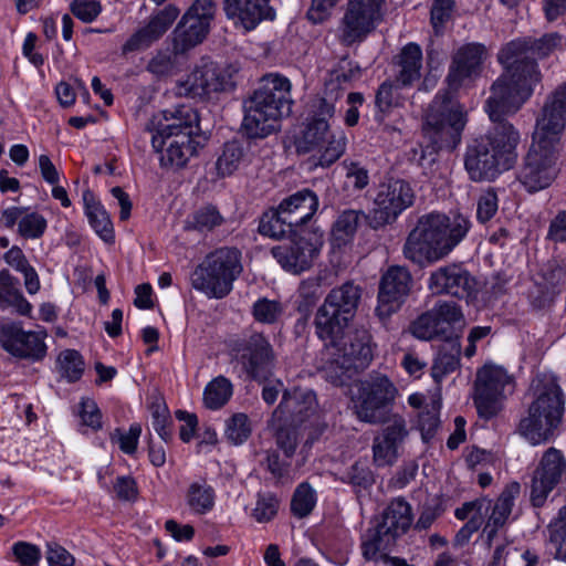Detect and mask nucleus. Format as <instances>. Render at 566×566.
Instances as JSON below:
<instances>
[{
	"label": "nucleus",
	"instance_id": "nucleus-1",
	"mask_svg": "<svg viewBox=\"0 0 566 566\" xmlns=\"http://www.w3.org/2000/svg\"><path fill=\"white\" fill-rule=\"evenodd\" d=\"M565 46V38L558 32H551L541 38L514 39L501 48L497 62L503 72L492 83L484 106L494 125L467 146L463 157L470 180L494 181L515 165L520 133L506 116L517 113L542 83L537 59L548 57Z\"/></svg>",
	"mask_w": 566,
	"mask_h": 566
},
{
	"label": "nucleus",
	"instance_id": "nucleus-2",
	"mask_svg": "<svg viewBox=\"0 0 566 566\" xmlns=\"http://www.w3.org/2000/svg\"><path fill=\"white\" fill-rule=\"evenodd\" d=\"M486 57L488 50L480 43H467L453 53L446 76L448 87L436 94L424 114L422 132L430 155L453 150L461 143L468 114L457 92L481 75Z\"/></svg>",
	"mask_w": 566,
	"mask_h": 566
},
{
	"label": "nucleus",
	"instance_id": "nucleus-3",
	"mask_svg": "<svg viewBox=\"0 0 566 566\" xmlns=\"http://www.w3.org/2000/svg\"><path fill=\"white\" fill-rule=\"evenodd\" d=\"M470 218L461 212H429L421 216L403 244V255L419 266L447 258L467 237Z\"/></svg>",
	"mask_w": 566,
	"mask_h": 566
},
{
	"label": "nucleus",
	"instance_id": "nucleus-4",
	"mask_svg": "<svg viewBox=\"0 0 566 566\" xmlns=\"http://www.w3.org/2000/svg\"><path fill=\"white\" fill-rule=\"evenodd\" d=\"M151 133V145L160 154V165L166 168H181L203 146L206 138L200 134L199 116L191 108L181 107L167 116L153 117L147 125Z\"/></svg>",
	"mask_w": 566,
	"mask_h": 566
},
{
	"label": "nucleus",
	"instance_id": "nucleus-5",
	"mask_svg": "<svg viewBox=\"0 0 566 566\" xmlns=\"http://www.w3.org/2000/svg\"><path fill=\"white\" fill-rule=\"evenodd\" d=\"M293 101L291 83L281 75H269L243 103L241 132L250 139H262L280 129V119L289 116Z\"/></svg>",
	"mask_w": 566,
	"mask_h": 566
},
{
	"label": "nucleus",
	"instance_id": "nucleus-6",
	"mask_svg": "<svg viewBox=\"0 0 566 566\" xmlns=\"http://www.w3.org/2000/svg\"><path fill=\"white\" fill-rule=\"evenodd\" d=\"M533 401L527 417L521 419L520 433L532 444L547 442L562 423L564 394L555 377L543 375L532 382Z\"/></svg>",
	"mask_w": 566,
	"mask_h": 566
},
{
	"label": "nucleus",
	"instance_id": "nucleus-7",
	"mask_svg": "<svg viewBox=\"0 0 566 566\" xmlns=\"http://www.w3.org/2000/svg\"><path fill=\"white\" fill-rule=\"evenodd\" d=\"M321 339L332 349V358L323 367L324 377L336 387L347 385L374 358L371 336L366 329H344L333 338Z\"/></svg>",
	"mask_w": 566,
	"mask_h": 566
},
{
	"label": "nucleus",
	"instance_id": "nucleus-8",
	"mask_svg": "<svg viewBox=\"0 0 566 566\" xmlns=\"http://www.w3.org/2000/svg\"><path fill=\"white\" fill-rule=\"evenodd\" d=\"M334 112L332 103L325 98H315L305 129L296 142L300 154L317 153V164L322 167L334 164L346 148L344 134L329 132L328 119L333 117Z\"/></svg>",
	"mask_w": 566,
	"mask_h": 566
},
{
	"label": "nucleus",
	"instance_id": "nucleus-9",
	"mask_svg": "<svg viewBox=\"0 0 566 566\" xmlns=\"http://www.w3.org/2000/svg\"><path fill=\"white\" fill-rule=\"evenodd\" d=\"M242 270L240 250L222 247L207 254L195 268L190 284L210 298H223L232 291Z\"/></svg>",
	"mask_w": 566,
	"mask_h": 566
},
{
	"label": "nucleus",
	"instance_id": "nucleus-10",
	"mask_svg": "<svg viewBox=\"0 0 566 566\" xmlns=\"http://www.w3.org/2000/svg\"><path fill=\"white\" fill-rule=\"evenodd\" d=\"M361 295V286L353 281L332 289L315 313L314 326L317 337L333 338L347 329L357 313Z\"/></svg>",
	"mask_w": 566,
	"mask_h": 566
},
{
	"label": "nucleus",
	"instance_id": "nucleus-11",
	"mask_svg": "<svg viewBox=\"0 0 566 566\" xmlns=\"http://www.w3.org/2000/svg\"><path fill=\"white\" fill-rule=\"evenodd\" d=\"M398 396V388L390 378L373 371L357 385L356 417L369 424H386Z\"/></svg>",
	"mask_w": 566,
	"mask_h": 566
},
{
	"label": "nucleus",
	"instance_id": "nucleus-12",
	"mask_svg": "<svg viewBox=\"0 0 566 566\" xmlns=\"http://www.w3.org/2000/svg\"><path fill=\"white\" fill-rule=\"evenodd\" d=\"M412 523L411 506L403 499H395L385 509L380 522L368 530L361 543L365 559L376 560L378 554L390 549Z\"/></svg>",
	"mask_w": 566,
	"mask_h": 566
},
{
	"label": "nucleus",
	"instance_id": "nucleus-13",
	"mask_svg": "<svg viewBox=\"0 0 566 566\" xmlns=\"http://www.w3.org/2000/svg\"><path fill=\"white\" fill-rule=\"evenodd\" d=\"M558 148L551 140L533 139L516 172V180L530 193L548 188L558 175Z\"/></svg>",
	"mask_w": 566,
	"mask_h": 566
},
{
	"label": "nucleus",
	"instance_id": "nucleus-14",
	"mask_svg": "<svg viewBox=\"0 0 566 566\" xmlns=\"http://www.w3.org/2000/svg\"><path fill=\"white\" fill-rule=\"evenodd\" d=\"M323 245V233L300 228L286 241L271 249L272 256L285 271L301 274L312 268Z\"/></svg>",
	"mask_w": 566,
	"mask_h": 566
},
{
	"label": "nucleus",
	"instance_id": "nucleus-15",
	"mask_svg": "<svg viewBox=\"0 0 566 566\" xmlns=\"http://www.w3.org/2000/svg\"><path fill=\"white\" fill-rule=\"evenodd\" d=\"M234 86L229 69L221 67L212 61L202 60L186 80L178 83L177 94L203 102L212 99L219 93L231 91Z\"/></svg>",
	"mask_w": 566,
	"mask_h": 566
},
{
	"label": "nucleus",
	"instance_id": "nucleus-16",
	"mask_svg": "<svg viewBox=\"0 0 566 566\" xmlns=\"http://www.w3.org/2000/svg\"><path fill=\"white\" fill-rule=\"evenodd\" d=\"M231 352L251 379L265 381L271 375L275 353L264 334L252 332L233 340Z\"/></svg>",
	"mask_w": 566,
	"mask_h": 566
},
{
	"label": "nucleus",
	"instance_id": "nucleus-17",
	"mask_svg": "<svg viewBox=\"0 0 566 566\" xmlns=\"http://www.w3.org/2000/svg\"><path fill=\"white\" fill-rule=\"evenodd\" d=\"M413 201L415 191L406 180L391 179L381 184L374 200L375 208L366 217V223L375 230L391 224Z\"/></svg>",
	"mask_w": 566,
	"mask_h": 566
},
{
	"label": "nucleus",
	"instance_id": "nucleus-18",
	"mask_svg": "<svg viewBox=\"0 0 566 566\" xmlns=\"http://www.w3.org/2000/svg\"><path fill=\"white\" fill-rule=\"evenodd\" d=\"M511 377L503 367L484 365L476 373L473 402L478 415L484 420L496 417L503 409L504 388L511 384Z\"/></svg>",
	"mask_w": 566,
	"mask_h": 566
},
{
	"label": "nucleus",
	"instance_id": "nucleus-19",
	"mask_svg": "<svg viewBox=\"0 0 566 566\" xmlns=\"http://www.w3.org/2000/svg\"><path fill=\"white\" fill-rule=\"evenodd\" d=\"M428 287L434 295H449L465 302L474 301L479 283L461 262L439 266L430 273Z\"/></svg>",
	"mask_w": 566,
	"mask_h": 566
},
{
	"label": "nucleus",
	"instance_id": "nucleus-20",
	"mask_svg": "<svg viewBox=\"0 0 566 566\" xmlns=\"http://www.w3.org/2000/svg\"><path fill=\"white\" fill-rule=\"evenodd\" d=\"M385 0H348L340 23L339 41L345 45L363 41L381 19Z\"/></svg>",
	"mask_w": 566,
	"mask_h": 566
},
{
	"label": "nucleus",
	"instance_id": "nucleus-21",
	"mask_svg": "<svg viewBox=\"0 0 566 566\" xmlns=\"http://www.w3.org/2000/svg\"><path fill=\"white\" fill-rule=\"evenodd\" d=\"M411 286L412 276L406 268L390 266L379 283L376 315L380 319H386L396 313L408 297Z\"/></svg>",
	"mask_w": 566,
	"mask_h": 566
},
{
	"label": "nucleus",
	"instance_id": "nucleus-22",
	"mask_svg": "<svg viewBox=\"0 0 566 566\" xmlns=\"http://www.w3.org/2000/svg\"><path fill=\"white\" fill-rule=\"evenodd\" d=\"M566 126V82L551 92L536 117V130L533 139L551 140L558 146L559 137Z\"/></svg>",
	"mask_w": 566,
	"mask_h": 566
},
{
	"label": "nucleus",
	"instance_id": "nucleus-23",
	"mask_svg": "<svg viewBox=\"0 0 566 566\" xmlns=\"http://www.w3.org/2000/svg\"><path fill=\"white\" fill-rule=\"evenodd\" d=\"M565 470L566 461L562 452L555 448L547 449L532 476L530 500L533 506L544 505Z\"/></svg>",
	"mask_w": 566,
	"mask_h": 566
},
{
	"label": "nucleus",
	"instance_id": "nucleus-24",
	"mask_svg": "<svg viewBox=\"0 0 566 566\" xmlns=\"http://www.w3.org/2000/svg\"><path fill=\"white\" fill-rule=\"evenodd\" d=\"M44 332H25L19 324L0 323V345L11 355L41 360L46 355Z\"/></svg>",
	"mask_w": 566,
	"mask_h": 566
},
{
	"label": "nucleus",
	"instance_id": "nucleus-25",
	"mask_svg": "<svg viewBox=\"0 0 566 566\" xmlns=\"http://www.w3.org/2000/svg\"><path fill=\"white\" fill-rule=\"evenodd\" d=\"M386 426L374 438V462L378 467L391 465L399 457V449L409 434L407 421L399 413L388 415Z\"/></svg>",
	"mask_w": 566,
	"mask_h": 566
},
{
	"label": "nucleus",
	"instance_id": "nucleus-26",
	"mask_svg": "<svg viewBox=\"0 0 566 566\" xmlns=\"http://www.w3.org/2000/svg\"><path fill=\"white\" fill-rule=\"evenodd\" d=\"M314 391L293 387L283 391L282 400L273 411V418L284 426H298L308 419L316 409Z\"/></svg>",
	"mask_w": 566,
	"mask_h": 566
},
{
	"label": "nucleus",
	"instance_id": "nucleus-27",
	"mask_svg": "<svg viewBox=\"0 0 566 566\" xmlns=\"http://www.w3.org/2000/svg\"><path fill=\"white\" fill-rule=\"evenodd\" d=\"M223 9L226 15L245 31L255 29L263 20H272L275 15L270 0H224Z\"/></svg>",
	"mask_w": 566,
	"mask_h": 566
},
{
	"label": "nucleus",
	"instance_id": "nucleus-28",
	"mask_svg": "<svg viewBox=\"0 0 566 566\" xmlns=\"http://www.w3.org/2000/svg\"><path fill=\"white\" fill-rule=\"evenodd\" d=\"M318 208V198L310 189L300 190L285 198L277 209L287 218L290 226L306 228L305 224L312 219Z\"/></svg>",
	"mask_w": 566,
	"mask_h": 566
},
{
	"label": "nucleus",
	"instance_id": "nucleus-29",
	"mask_svg": "<svg viewBox=\"0 0 566 566\" xmlns=\"http://www.w3.org/2000/svg\"><path fill=\"white\" fill-rule=\"evenodd\" d=\"M210 29V23L198 20L188 11L184 14L174 31V48L176 53H185L201 43Z\"/></svg>",
	"mask_w": 566,
	"mask_h": 566
},
{
	"label": "nucleus",
	"instance_id": "nucleus-30",
	"mask_svg": "<svg viewBox=\"0 0 566 566\" xmlns=\"http://www.w3.org/2000/svg\"><path fill=\"white\" fill-rule=\"evenodd\" d=\"M422 50L413 42L406 44L395 57V65L398 67L396 82L398 85L408 87L420 80L422 67Z\"/></svg>",
	"mask_w": 566,
	"mask_h": 566
},
{
	"label": "nucleus",
	"instance_id": "nucleus-31",
	"mask_svg": "<svg viewBox=\"0 0 566 566\" xmlns=\"http://www.w3.org/2000/svg\"><path fill=\"white\" fill-rule=\"evenodd\" d=\"M520 493L521 484L514 481L509 483L499 495L484 528L489 541H491L495 536L497 530L504 526L507 522L514 506V501Z\"/></svg>",
	"mask_w": 566,
	"mask_h": 566
},
{
	"label": "nucleus",
	"instance_id": "nucleus-32",
	"mask_svg": "<svg viewBox=\"0 0 566 566\" xmlns=\"http://www.w3.org/2000/svg\"><path fill=\"white\" fill-rule=\"evenodd\" d=\"M0 304L14 306L22 315L29 314L32 308L19 289V281L8 270L0 272Z\"/></svg>",
	"mask_w": 566,
	"mask_h": 566
},
{
	"label": "nucleus",
	"instance_id": "nucleus-33",
	"mask_svg": "<svg viewBox=\"0 0 566 566\" xmlns=\"http://www.w3.org/2000/svg\"><path fill=\"white\" fill-rule=\"evenodd\" d=\"M367 216L361 210L347 209L342 211L332 228V235L337 244L340 245L350 241L361 221H366Z\"/></svg>",
	"mask_w": 566,
	"mask_h": 566
},
{
	"label": "nucleus",
	"instance_id": "nucleus-34",
	"mask_svg": "<svg viewBox=\"0 0 566 566\" xmlns=\"http://www.w3.org/2000/svg\"><path fill=\"white\" fill-rule=\"evenodd\" d=\"M297 230L294 226H290L286 216L277 208L264 212L259 223V232L273 239L290 237Z\"/></svg>",
	"mask_w": 566,
	"mask_h": 566
},
{
	"label": "nucleus",
	"instance_id": "nucleus-35",
	"mask_svg": "<svg viewBox=\"0 0 566 566\" xmlns=\"http://www.w3.org/2000/svg\"><path fill=\"white\" fill-rule=\"evenodd\" d=\"M216 493L206 481L192 482L186 492V503L196 514H206L214 506Z\"/></svg>",
	"mask_w": 566,
	"mask_h": 566
},
{
	"label": "nucleus",
	"instance_id": "nucleus-36",
	"mask_svg": "<svg viewBox=\"0 0 566 566\" xmlns=\"http://www.w3.org/2000/svg\"><path fill=\"white\" fill-rule=\"evenodd\" d=\"M321 280L317 277L302 281L297 290L296 310L304 319H307L323 296Z\"/></svg>",
	"mask_w": 566,
	"mask_h": 566
},
{
	"label": "nucleus",
	"instance_id": "nucleus-37",
	"mask_svg": "<svg viewBox=\"0 0 566 566\" xmlns=\"http://www.w3.org/2000/svg\"><path fill=\"white\" fill-rule=\"evenodd\" d=\"M247 157L245 148L239 140H231L224 144L222 154L217 160L218 175L221 177L232 175L244 161Z\"/></svg>",
	"mask_w": 566,
	"mask_h": 566
},
{
	"label": "nucleus",
	"instance_id": "nucleus-38",
	"mask_svg": "<svg viewBox=\"0 0 566 566\" xmlns=\"http://www.w3.org/2000/svg\"><path fill=\"white\" fill-rule=\"evenodd\" d=\"M232 396V384L223 376L212 379L203 392V401L209 409H219L224 406Z\"/></svg>",
	"mask_w": 566,
	"mask_h": 566
},
{
	"label": "nucleus",
	"instance_id": "nucleus-39",
	"mask_svg": "<svg viewBox=\"0 0 566 566\" xmlns=\"http://www.w3.org/2000/svg\"><path fill=\"white\" fill-rule=\"evenodd\" d=\"M223 218L213 206H205L192 213L186 221L187 230L211 231L216 227L221 226Z\"/></svg>",
	"mask_w": 566,
	"mask_h": 566
},
{
	"label": "nucleus",
	"instance_id": "nucleus-40",
	"mask_svg": "<svg viewBox=\"0 0 566 566\" xmlns=\"http://www.w3.org/2000/svg\"><path fill=\"white\" fill-rule=\"evenodd\" d=\"M316 504V493L314 489L307 483H301L291 501V511L294 516L298 518L306 517L310 515L315 507Z\"/></svg>",
	"mask_w": 566,
	"mask_h": 566
},
{
	"label": "nucleus",
	"instance_id": "nucleus-41",
	"mask_svg": "<svg viewBox=\"0 0 566 566\" xmlns=\"http://www.w3.org/2000/svg\"><path fill=\"white\" fill-rule=\"evenodd\" d=\"M180 53L172 51H159L148 62L147 71L157 77H167L176 74L179 70L177 63V55Z\"/></svg>",
	"mask_w": 566,
	"mask_h": 566
},
{
	"label": "nucleus",
	"instance_id": "nucleus-42",
	"mask_svg": "<svg viewBox=\"0 0 566 566\" xmlns=\"http://www.w3.org/2000/svg\"><path fill=\"white\" fill-rule=\"evenodd\" d=\"M57 366L61 375L73 382L81 378L84 371V361L75 349H65L57 357Z\"/></svg>",
	"mask_w": 566,
	"mask_h": 566
},
{
	"label": "nucleus",
	"instance_id": "nucleus-43",
	"mask_svg": "<svg viewBox=\"0 0 566 566\" xmlns=\"http://www.w3.org/2000/svg\"><path fill=\"white\" fill-rule=\"evenodd\" d=\"M403 98L398 92V86L391 82H384L377 90L375 104L381 115L389 114L395 107L401 106ZM384 116L380 117V120Z\"/></svg>",
	"mask_w": 566,
	"mask_h": 566
},
{
	"label": "nucleus",
	"instance_id": "nucleus-44",
	"mask_svg": "<svg viewBox=\"0 0 566 566\" xmlns=\"http://www.w3.org/2000/svg\"><path fill=\"white\" fill-rule=\"evenodd\" d=\"M411 333L419 339L430 340L444 333L432 311L420 315L410 326Z\"/></svg>",
	"mask_w": 566,
	"mask_h": 566
},
{
	"label": "nucleus",
	"instance_id": "nucleus-45",
	"mask_svg": "<svg viewBox=\"0 0 566 566\" xmlns=\"http://www.w3.org/2000/svg\"><path fill=\"white\" fill-rule=\"evenodd\" d=\"M91 212L87 216L90 224L95 230L96 234L105 242L114 241L113 223L108 213L103 206L90 207Z\"/></svg>",
	"mask_w": 566,
	"mask_h": 566
},
{
	"label": "nucleus",
	"instance_id": "nucleus-46",
	"mask_svg": "<svg viewBox=\"0 0 566 566\" xmlns=\"http://www.w3.org/2000/svg\"><path fill=\"white\" fill-rule=\"evenodd\" d=\"M251 434V424L247 415L235 413L227 421L226 437L238 446L242 444Z\"/></svg>",
	"mask_w": 566,
	"mask_h": 566
},
{
	"label": "nucleus",
	"instance_id": "nucleus-47",
	"mask_svg": "<svg viewBox=\"0 0 566 566\" xmlns=\"http://www.w3.org/2000/svg\"><path fill=\"white\" fill-rule=\"evenodd\" d=\"M283 313L282 304L279 301L260 298L252 308L253 317L263 324H273Z\"/></svg>",
	"mask_w": 566,
	"mask_h": 566
},
{
	"label": "nucleus",
	"instance_id": "nucleus-48",
	"mask_svg": "<svg viewBox=\"0 0 566 566\" xmlns=\"http://www.w3.org/2000/svg\"><path fill=\"white\" fill-rule=\"evenodd\" d=\"M342 481L360 489H367L375 482L371 470L363 461H356L348 468L342 476Z\"/></svg>",
	"mask_w": 566,
	"mask_h": 566
},
{
	"label": "nucleus",
	"instance_id": "nucleus-49",
	"mask_svg": "<svg viewBox=\"0 0 566 566\" xmlns=\"http://www.w3.org/2000/svg\"><path fill=\"white\" fill-rule=\"evenodd\" d=\"M179 13L180 10L176 6L168 4L150 18L147 27L155 33V36L159 39L171 27Z\"/></svg>",
	"mask_w": 566,
	"mask_h": 566
},
{
	"label": "nucleus",
	"instance_id": "nucleus-50",
	"mask_svg": "<svg viewBox=\"0 0 566 566\" xmlns=\"http://www.w3.org/2000/svg\"><path fill=\"white\" fill-rule=\"evenodd\" d=\"M549 539L556 545V558L566 562V505L559 511L558 520L549 525Z\"/></svg>",
	"mask_w": 566,
	"mask_h": 566
},
{
	"label": "nucleus",
	"instance_id": "nucleus-51",
	"mask_svg": "<svg viewBox=\"0 0 566 566\" xmlns=\"http://www.w3.org/2000/svg\"><path fill=\"white\" fill-rule=\"evenodd\" d=\"M46 229V220L36 212L23 213L19 221L18 232L24 239H38Z\"/></svg>",
	"mask_w": 566,
	"mask_h": 566
},
{
	"label": "nucleus",
	"instance_id": "nucleus-52",
	"mask_svg": "<svg viewBox=\"0 0 566 566\" xmlns=\"http://www.w3.org/2000/svg\"><path fill=\"white\" fill-rule=\"evenodd\" d=\"M142 433V427L138 423H134L130 426L129 430L127 432L115 429L114 432L111 434V440L114 442H117L119 446V449L127 453L133 454L138 444V439Z\"/></svg>",
	"mask_w": 566,
	"mask_h": 566
},
{
	"label": "nucleus",
	"instance_id": "nucleus-53",
	"mask_svg": "<svg viewBox=\"0 0 566 566\" xmlns=\"http://www.w3.org/2000/svg\"><path fill=\"white\" fill-rule=\"evenodd\" d=\"M276 446L284 452L286 458H292L295 453L298 437L295 426H284L280 423V427L275 434Z\"/></svg>",
	"mask_w": 566,
	"mask_h": 566
},
{
	"label": "nucleus",
	"instance_id": "nucleus-54",
	"mask_svg": "<svg viewBox=\"0 0 566 566\" xmlns=\"http://www.w3.org/2000/svg\"><path fill=\"white\" fill-rule=\"evenodd\" d=\"M499 199L495 190L489 188L478 200L476 218L481 223L491 220L497 211Z\"/></svg>",
	"mask_w": 566,
	"mask_h": 566
},
{
	"label": "nucleus",
	"instance_id": "nucleus-55",
	"mask_svg": "<svg viewBox=\"0 0 566 566\" xmlns=\"http://www.w3.org/2000/svg\"><path fill=\"white\" fill-rule=\"evenodd\" d=\"M158 38L155 33L146 25L137 30L122 46L123 54L129 52L140 51L147 49L157 41Z\"/></svg>",
	"mask_w": 566,
	"mask_h": 566
},
{
	"label": "nucleus",
	"instance_id": "nucleus-56",
	"mask_svg": "<svg viewBox=\"0 0 566 566\" xmlns=\"http://www.w3.org/2000/svg\"><path fill=\"white\" fill-rule=\"evenodd\" d=\"M419 430L423 441L429 442L440 426L439 411L436 406L419 413Z\"/></svg>",
	"mask_w": 566,
	"mask_h": 566
},
{
	"label": "nucleus",
	"instance_id": "nucleus-57",
	"mask_svg": "<svg viewBox=\"0 0 566 566\" xmlns=\"http://www.w3.org/2000/svg\"><path fill=\"white\" fill-rule=\"evenodd\" d=\"M12 553L20 566H35L41 558L40 548L28 542H18L12 546Z\"/></svg>",
	"mask_w": 566,
	"mask_h": 566
},
{
	"label": "nucleus",
	"instance_id": "nucleus-58",
	"mask_svg": "<svg viewBox=\"0 0 566 566\" xmlns=\"http://www.w3.org/2000/svg\"><path fill=\"white\" fill-rule=\"evenodd\" d=\"M277 509L279 500L275 496L271 494L260 495L252 515L260 523L269 522L276 515Z\"/></svg>",
	"mask_w": 566,
	"mask_h": 566
},
{
	"label": "nucleus",
	"instance_id": "nucleus-59",
	"mask_svg": "<svg viewBox=\"0 0 566 566\" xmlns=\"http://www.w3.org/2000/svg\"><path fill=\"white\" fill-rule=\"evenodd\" d=\"M170 427L171 419L169 417L168 409L160 405L154 406L153 428L165 442L171 439L172 432Z\"/></svg>",
	"mask_w": 566,
	"mask_h": 566
},
{
	"label": "nucleus",
	"instance_id": "nucleus-60",
	"mask_svg": "<svg viewBox=\"0 0 566 566\" xmlns=\"http://www.w3.org/2000/svg\"><path fill=\"white\" fill-rule=\"evenodd\" d=\"M101 4L95 0H73L72 13L83 22H92L101 12Z\"/></svg>",
	"mask_w": 566,
	"mask_h": 566
},
{
	"label": "nucleus",
	"instance_id": "nucleus-61",
	"mask_svg": "<svg viewBox=\"0 0 566 566\" xmlns=\"http://www.w3.org/2000/svg\"><path fill=\"white\" fill-rule=\"evenodd\" d=\"M460 364V358L452 355L438 354L431 368V375L436 382H440L442 378L454 371Z\"/></svg>",
	"mask_w": 566,
	"mask_h": 566
},
{
	"label": "nucleus",
	"instance_id": "nucleus-62",
	"mask_svg": "<svg viewBox=\"0 0 566 566\" xmlns=\"http://www.w3.org/2000/svg\"><path fill=\"white\" fill-rule=\"evenodd\" d=\"M432 313L434 314V317L439 322L440 326L443 323L453 324L460 322L463 317L461 308L451 302H442L438 304L432 310Z\"/></svg>",
	"mask_w": 566,
	"mask_h": 566
},
{
	"label": "nucleus",
	"instance_id": "nucleus-63",
	"mask_svg": "<svg viewBox=\"0 0 566 566\" xmlns=\"http://www.w3.org/2000/svg\"><path fill=\"white\" fill-rule=\"evenodd\" d=\"M346 169V179L353 185L356 190H363L369 184L368 170L361 167L358 163L344 161Z\"/></svg>",
	"mask_w": 566,
	"mask_h": 566
},
{
	"label": "nucleus",
	"instance_id": "nucleus-64",
	"mask_svg": "<svg viewBox=\"0 0 566 566\" xmlns=\"http://www.w3.org/2000/svg\"><path fill=\"white\" fill-rule=\"evenodd\" d=\"M46 559L50 566H73L75 558L56 543L48 544Z\"/></svg>",
	"mask_w": 566,
	"mask_h": 566
}]
</instances>
